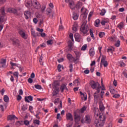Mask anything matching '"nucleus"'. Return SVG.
<instances>
[{
	"mask_svg": "<svg viewBox=\"0 0 127 127\" xmlns=\"http://www.w3.org/2000/svg\"><path fill=\"white\" fill-rule=\"evenodd\" d=\"M59 86H60V84L58 81H54L53 84V88L55 89L52 93L53 97H54V96H57L59 93Z\"/></svg>",
	"mask_w": 127,
	"mask_h": 127,
	"instance_id": "obj_1",
	"label": "nucleus"
},
{
	"mask_svg": "<svg viewBox=\"0 0 127 127\" xmlns=\"http://www.w3.org/2000/svg\"><path fill=\"white\" fill-rule=\"evenodd\" d=\"M80 33H83V34H86V33H88V31H89V27H88L87 23L85 22L83 23L80 27Z\"/></svg>",
	"mask_w": 127,
	"mask_h": 127,
	"instance_id": "obj_2",
	"label": "nucleus"
},
{
	"mask_svg": "<svg viewBox=\"0 0 127 127\" xmlns=\"http://www.w3.org/2000/svg\"><path fill=\"white\" fill-rule=\"evenodd\" d=\"M102 86H100L97 88L96 91L93 95L94 98V102H98L99 101V97H100V92H101V88Z\"/></svg>",
	"mask_w": 127,
	"mask_h": 127,
	"instance_id": "obj_3",
	"label": "nucleus"
},
{
	"mask_svg": "<svg viewBox=\"0 0 127 127\" xmlns=\"http://www.w3.org/2000/svg\"><path fill=\"white\" fill-rule=\"evenodd\" d=\"M11 40L14 46H16L17 47L20 46V41H19V39L16 38H11Z\"/></svg>",
	"mask_w": 127,
	"mask_h": 127,
	"instance_id": "obj_4",
	"label": "nucleus"
},
{
	"mask_svg": "<svg viewBox=\"0 0 127 127\" xmlns=\"http://www.w3.org/2000/svg\"><path fill=\"white\" fill-rule=\"evenodd\" d=\"M90 86L91 87L92 89H96L98 87H101L100 83L98 82H95L94 80H91L90 82Z\"/></svg>",
	"mask_w": 127,
	"mask_h": 127,
	"instance_id": "obj_5",
	"label": "nucleus"
},
{
	"mask_svg": "<svg viewBox=\"0 0 127 127\" xmlns=\"http://www.w3.org/2000/svg\"><path fill=\"white\" fill-rule=\"evenodd\" d=\"M73 116L75 124H78L81 120V116L79 114H78L76 112H74Z\"/></svg>",
	"mask_w": 127,
	"mask_h": 127,
	"instance_id": "obj_6",
	"label": "nucleus"
},
{
	"mask_svg": "<svg viewBox=\"0 0 127 127\" xmlns=\"http://www.w3.org/2000/svg\"><path fill=\"white\" fill-rule=\"evenodd\" d=\"M105 125V122H101L99 120L96 119L94 121V126L96 127H103Z\"/></svg>",
	"mask_w": 127,
	"mask_h": 127,
	"instance_id": "obj_7",
	"label": "nucleus"
},
{
	"mask_svg": "<svg viewBox=\"0 0 127 127\" xmlns=\"http://www.w3.org/2000/svg\"><path fill=\"white\" fill-rule=\"evenodd\" d=\"M1 12V15L0 18L1 19V20H2V22H3L4 20V15H5V12L4 9V6H3L0 9Z\"/></svg>",
	"mask_w": 127,
	"mask_h": 127,
	"instance_id": "obj_8",
	"label": "nucleus"
},
{
	"mask_svg": "<svg viewBox=\"0 0 127 127\" xmlns=\"http://www.w3.org/2000/svg\"><path fill=\"white\" fill-rule=\"evenodd\" d=\"M32 5L35 7L36 9H38L40 7V4L39 3H37V1L36 0H32L31 1Z\"/></svg>",
	"mask_w": 127,
	"mask_h": 127,
	"instance_id": "obj_9",
	"label": "nucleus"
},
{
	"mask_svg": "<svg viewBox=\"0 0 127 127\" xmlns=\"http://www.w3.org/2000/svg\"><path fill=\"white\" fill-rule=\"evenodd\" d=\"M0 64H1V66L0 68H5L6 67V59H2L0 61Z\"/></svg>",
	"mask_w": 127,
	"mask_h": 127,
	"instance_id": "obj_10",
	"label": "nucleus"
},
{
	"mask_svg": "<svg viewBox=\"0 0 127 127\" xmlns=\"http://www.w3.org/2000/svg\"><path fill=\"white\" fill-rule=\"evenodd\" d=\"M66 119L67 121H70L69 122H73V115L70 113H68L66 114Z\"/></svg>",
	"mask_w": 127,
	"mask_h": 127,
	"instance_id": "obj_11",
	"label": "nucleus"
},
{
	"mask_svg": "<svg viewBox=\"0 0 127 127\" xmlns=\"http://www.w3.org/2000/svg\"><path fill=\"white\" fill-rule=\"evenodd\" d=\"M8 12L10 13H13L14 14H17V9L14 8L9 7L7 9Z\"/></svg>",
	"mask_w": 127,
	"mask_h": 127,
	"instance_id": "obj_12",
	"label": "nucleus"
},
{
	"mask_svg": "<svg viewBox=\"0 0 127 127\" xmlns=\"http://www.w3.org/2000/svg\"><path fill=\"white\" fill-rule=\"evenodd\" d=\"M84 120H85V122H84L85 124H90L92 122V119H91V117L89 115L85 116L84 118Z\"/></svg>",
	"mask_w": 127,
	"mask_h": 127,
	"instance_id": "obj_13",
	"label": "nucleus"
},
{
	"mask_svg": "<svg viewBox=\"0 0 127 127\" xmlns=\"http://www.w3.org/2000/svg\"><path fill=\"white\" fill-rule=\"evenodd\" d=\"M24 99L25 102H26V103H30V101L32 102V101H33V96L31 95H30L29 96H25Z\"/></svg>",
	"mask_w": 127,
	"mask_h": 127,
	"instance_id": "obj_14",
	"label": "nucleus"
},
{
	"mask_svg": "<svg viewBox=\"0 0 127 127\" xmlns=\"http://www.w3.org/2000/svg\"><path fill=\"white\" fill-rule=\"evenodd\" d=\"M18 33L22 38H23L24 39H27V37H26L25 33L23 32L22 30H19L18 31Z\"/></svg>",
	"mask_w": 127,
	"mask_h": 127,
	"instance_id": "obj_15",
	"label": "nucleus"
},
{
	"mask_svg": "<svg viewBox=\"0 0 127 127\" xmlns=\"http://www.w3.org/2000/svg\"><path fill=\"white\" fill-rule=\"evenodd\" d=\"M74 38L75 39V41L77 42H80L81 40H82V38L81 37V35L78 33H75L74 34Z\"/></svg>",
	"mask_w": 127,
	"mask_h": 127,
	"instance_id": "obj_16",
	"label": "nucleus"
},
{
	"mask_svg": "<svg viewBox=\"0 0 127 127\" xmlns=\"http://www.w3.org/2000/svg\"><path fill=\"white\" fill-rule=\"evenodd\" d=\"M61 93H63V92H64V90H65V91H66L67 92H68L69 91V90L68 89V88H67V86H66V85L64 83H63L61 85Z\"/></svg>",
	"mask_w": 127,
	"mask_h": 127,
	"instance_id": "obj_17",
	"label": "nucleus"
},
{
	"mask_svg": "<svg viewBox=\"0 0 127 127\" xmlns=\"http://www.w3.org/2000/svg\"><path fill=\"white\" fill-rule=\"evenodd\" d=\"M24 14L26 19H28L31 16V12L29 11H25Z\"/></svg>",
	"mask_w": 127,
	"mask_h": 127,
	"instance_id": "obj_18",
	"label": "nucleus"
},
{
	"mask_svg": "<svg viewBox=\"0 0 127 127\" xmlns=\"http://www.w3.org/2000/svg\"><path fill=\"white\" fill-rule=\"evenodd\" d=\"M99 118L100 119L101 123H105V121H106V116L102 114H100Z\"/></svg>",
	"mask_w": 127,
	"mask_h": 127,
	"instance_id": "obj_19",
	"label": "nucleus"
},
{
	"mask_svg": "<svg viewBox=\"0 0 127 127\" xmlns=\"http://www.w3.org/2000/svg\"><path fill=\"white\" fill-rule=\"evenodd\" d=\"M14 119H16L17 120V118L16 117L15 115H9L7 117V121H12V120H14Z\"/></svg>",
	"mask_w": 127,
	"mask_h": 127,
	"instance_id": "obj_20",
	"label": "nucleus"
},
{
	"mask_svg": "<svg viewBox=\"0 0 127 127\" xmlns=\"http://www.w3.org/2000/svg\"><path fill=\"white\" fill-rule=\"evenodd\" d=\"M89 53L90 56H91V57H94V56L95 55V51H94V48H91L89 50Z\"/></svg>",
	"mask_w": 127,
	"mask_h": 127,
	"instance_id": "obj_21",
	"label": "nucleus"
},
{
	"mask_svg": "<svg viewBox=\"0 0 127 127\" xmlns=\"http://www.w3.org/2000/svg\"><path fill=\"white\" fill-rule=\"evenodd\" d=\"M31 35L34 38H36L37 36H39L38 33H35V31H31Z\"/></svg>",
	"mask_w": 127,
	"mask_h": 127,
	"instance_id": "obj_22",
	"label": "nucleus"
},
{
	"mask_svg": "<svg viewBox=\"0 0 127 127\" xmlns=\"http://www.w3.org/2000/svg\"><path fill=\"white\" fill-rule=\"evenodd\" d=\"M99 110L100 112H104L105 110V106L103 105V103H101L99 105Z\"/></svg>",
	"mask_w": 127,
	"mask_h": 127,
	"instance_id": "obj_23",
	"label": "nucleus"
},
{
	"mask_svg": "<svg viewBox=\"0 0 127 127\" xmlns=\"http://www.w3.org/2000/svg\"><path fill=\"white\" fill-rule=\"evenodd\" d=\"M106 59H107V57L106 56L102 55L101 61V65L103 64V63L107 62Z\"/></svg>",
	"mask_w": 127,
	"mask_h": 127,
	"instance_id": "obj_24",
	"label": "nucleus"
},
{
	"mask_svg": "<svg viewBox=\"0 0 127 127\" xmlns=\"http://www.w3.org/2000/svg\"><path fill=\"white\" fill-rule=\"evenodd\" d=\"M84 9V12L82 13V14L88 15V10L86 8H85L84 7H82L81 9V12H83V10Z\"/></svg>",
	"mask_w": 127,
	"mask_h": 127,
	"instance_id": "obj_25",
	"label": "nucleus"
},
{
	"mask_svg": "<svg viewBox=\"0 0 127 127\" xmlns=\"http://www.w3.org/2000/svg\"><path fill=\"white\" fill-rule=\"evenodd\" d=\"M78 17H79V16H78L77 13L75 12H73V14H72L73 19H74V20H77V19H78Z\"/></svg>",
	"mask_w": 127,
	"mask_h": 127,
	"instance_id": "obj_26",
	"label": "nucleus"
},
{
	"mask_svg": "<svg viewBox=\"0 0 127 127\" xmlns=\"http://www.w3.org/2000/svg\"><path fill=\"white\" fill-rule=\"evenodd\" d=\"M110 93L112 94V95H115L118 93V91H116L115 89L113 88V87L110 88Z\"/></svg>",
	"mask_w": 127,
	"mask_h": 127,
	"instance_id": "obj_27",
	"label": "nucleus"
},
{
	"mask_svg": "<svg viewBox=\"0 0 127 127\" xmlns=\"http://www.w3.org/2000/svg\"><path fill=\"white\" fill-rule=\"evenodd\" d=\"M68 46L69 50H72V47L73 46V43L70 40L68 41Z\"/></svg>",
	"mask_w": 127,
	"mask_h": 127,
	"instance_id": "obj_28",
	"label": "nucleus"
},
{
	"mask_svg": "<svg viewBox=\"0 0 127 127\" xmlns=\"http://www.w3.org/2000/svg\"><path fill=\"white\" fill-rule=\"evenodd\" d=\"M47 15H49V16H50V13H51V12H52V9H51V8H47Z\"/></svg>",
	"mask_w": 127,
	"mask_h": 127,
	"instance_id": "obj_29",
	"label": "nucleus"
},
{
	"mask_svg": "<svg viewBox=\"0 0 127 127\" xmlns=\"http://www.w3.org/2000/svg\"><path fill=\"white\" fill-rule=\"evenodd\" d=\"M82 2H78L75 5L76 8H81V7H82Z\"/></svg>",
	"mask_w": 127,
	"mask_h": 127,
	"instance_id": "obj_30",
	"label": "nucleus"
},
{
	"mask_svg": "<svg viewBox=\"0 0 127 127\" xmlns=\"http://www.w3.org/2000/svg\"><path fill=\"white\" fill-rule=\"evenodd\" d=\"M4 102L7 103L9 101V98L7 95H4L3 97Z\"/></svg>",
	"mask_w": 127,
	"mask_h": 127,
	"instance_id": "obj_31",
	"label": "nucleus"
},
{
	"mask_svg": "<svg viewBox=\"0 0 127 127\" xmlns=\"http://www.w3.org/2000/svg\"><path fill=\"white\" fill-rule=\"evenodd\" d=\"M23 125V121H17L16 123V126L17 127H19L20 126H22Z\"/></svg>",
	"mask_w": 127,
	"mask_h": 127,
	"instance_id": "obj_32",
	"label": "nucleus"
},
{
	"mask_svg": "<svg viewBox=\"0 0 127 127\" xmlns=\"http://www.w3.org/2000/svg\"><path fill=\"white\" fill-rule=\"evenodd\" d=\"M77 27H78L77 24L73 25V27H72V30L73 31H74V32H76V31H77V30H78V28H77Z\"/></svg>",
	"mask_w": 127,
	"mask_h": 127,
	"instance_id": "obj_33",
	"label": "nucleus"
},
{
	"mask_svg": "<svg viewBox=\"0 0 127 127\" xmlns=\"http://www.w3.org/2000/svg\"><path fill=\"white\" fill-rule=\"evenodd\" d=\"M95 26H96V27H98L99 24H100V19H97L96 20L95 22Z\"/></svg>",
	"mask_w": 127,
	"mask_h": 127,
	"instance_id": "obj_34",
	"label": "nucleus"
},
{
	"mask_svg": "<svg viewBox=\"0 0 127 127\" xmlns=\"http://www.w3.org/2000/svg\"><path fill=\"white\" fill-rule=\"evenodd\" d=\"M90 33L91 37H92L93 40H95V36H94V33H93V30H92V29H90Z\"/></svg>",
	"mask_w": 127,
	"mask_h": 127,
	"instance_id": "obj_35",
	"label": "nucleus"
},
{
	"mask_svg": "<svg viewBox=\"0 0 127 127\" xmlns=\"http://www.w3.org/2000/svg\"><path fill=\"white\" fill-rule=\"evenodd\" d=\"M33 124L39 126V125H40V121H39V120H35L33 121Z\"/></svg>",
	"mask_w": 127,
	"mask_h": 127,
	"instance_id": "obj_36",
	"label": "nucleus"
},
{
	"mask_svg": "<svg viewBox=\"0 0 127 127\" xmlns=\"http://www.w3.org/2000/svg\"><path fill=\"white\" fill-rule=\"evenodd\" d=\"M118 28H120V29H122V28H124V23L123 22H120L118 25Z\"/></svg>",
	"mask_w": 127,
	"mask_h": 127,
	"instance_id": "obj_37",
	"label": "nucleus"
},
{
	"mask_svg": "<svg viewBox=\"0 0 127 127\" xmlns=\"http://www.w3.org/2000/svg\"><path fill=\"white\" fill-rule=\"evenodd\" d=\"M105 32H100L99 33V36L100 38H103V37H104V36H105Z\"/></svg>",
	"mask_w": 127,
	"mask_h": 127,
	"instance_id": "obj_38",
	"label": "nucleus"
},
{
	"mask_svg": "<svg viewBox=\"0 0 127 127\" xmlns=\"http://www.w3.org/2000/svg\"><path fill=\"white\" fill-rule=\"evenodd\" d=\"M35 89H37V90H41V89H42L41 85H39V84L35 85Z\"/></svg>",
	"mask_w": 127,
	"mask_h": 127,
	"instance_id": "obj_39",
	"label": "nucleus"
},
{
	"mask_svg": "<svg viewBox=\"0 0 127 127\" xmlns=\"http://www.w3.org/2000/svg\"><path fill=\"white\" fill-rule=\"evenodd\" d=\"M79 58H80L78 57H76L75 59L74 57H72V59H73V62L75 63V64H76L77 61H78V60H79Z\"/></svg>",
	"mask_w": 127,
	"mask_h": 127,
	"instance_id": "obj_40",
	"label": "nucleus"
},
{
	"mask_svg": "<svg viewBox=\"0 0 127 127\" xmlns=\"http://www.w3.org/2000/svg\"><path fill=\"white\" fill-rule=\"evenodd\" d=\"M114 50H113V49L109 48L107 49V52L108 53H111V54H113V51H114Z\"/></svg>",
	"mask_w": 127,
	"mask_h": 127,
	"instance_id": "obj_41",
	"label": "nucleus"
},
{
	"mask_svg": "<svg viewBox=\"0 0 127 127\" xmlns=\"http://www.w3.org/2000/svg\"><path fill=\"white\" fill-rule=\"evenodd\" d=\"M105 13H106V9H103L101 10V12L100 13V15L104 16V15H105Z\"/></svg>",
	"mask_w": 127,
	"mask_h": 127,
	"instance_id": "obj_42",
	"label": "nucleus"
},
{
	"mask_svg": "<svg viewBox=\"0 0 127 127\" xmlns=\"http://www.w3.org/2000/svg\"><path fill=\"white\" fill-rule=\"evenodd\" d=\"M69 71L70 72V73H72V72H73V64H69Z\"/></svg>",
	"mask_w": 127,
	"mask_h": 127,
	"instance_id": "obj_43",
	"label": "nucleus"
},
{
	"mask_svg": "<svg viewBox=\"0 0 127 127\" xmlns=\"http://www.w3.org/2000/svg\"><path fill=\"white\" fill-rule=\"evenodd\" d=\"M73 124H74V122H69L68 124L66 125V127H72V126H73Z\"/></svg>",
	"mask_w": 127,
	"mask_h": 127,
	"instance_id": "obj_44",
	"label": "nucleus"
},
{
	"mask_svg": "<svg viewBox=\"0 0 127 127\" xmlns=\"http://www.w3.org/2000/svg\"><path fill=\"white\" fill-rule=\"evenodd\" d=\"M87 47H88V46H87V44H85L82 47L81 50L85 51V50L87 49Z\"/></svg>",
	"mask_w": 127,
	"mask_h": 127,
	"instance_id": "obj_45",
	"label": "nucleus"
},
{
	"mask_svg": "<svg viewBox=\"0 0 127 127\" xmlns=\"http://www.w3.org/2000/svg\"><path fill=\"white\" fill-rule=\"evenodd\" d=\"M22 111H26V110H27V104L23 105L22 107Z\"/></svg>",
	"mask_w": 127,
	"mask_h": 127,
	"instance_id": "obj_46",
	"label": "nucleus"
},
{
	"mask_svg": "<svg viewBox=\"0 0 127 127\" xmlns=\"http://www.w3.org/2000/svg\"><path fill=\"white\" fill-rule=\"evenodd\" d=\"M66 57L68 60H71V59H72V57H73L72 56V55L70 54H68L66 56Z\"/></svg>",
	"mask_w": 127,
	"mask_h": 127,
	"instance_id": "obj_47",
	"label": "nucleus"
},
{
	"mask_svg": "<svg viewBox=\"0 0 127 127\" xmlns=\"http://www.w3.org/2000/svg\"><path fill=\"white\" fill-rule=\"evenodd\" d=\"M47 43L48 45H52L53 44V41L52 40H50L47 41Z\"/></svg>",
	"mask_w": 127,
	"mask_h": 127,
	"instance_id": "obj_48",
	"label": "nucleus"
},
{
	"mask_svg": "<svg viewBox=\"0 0 127 127\" xmlns=\"http://www.w3.org/2000/svg\"><path fill=\"white\" fill-rule=\"evenodd\" d=\"M120 45H121V42L120 40H118L117 43L115 44L116 47H120Z\"/></svg>",
	"mask_w": 127,
	"mask_h": 127,
	"instance_id": "obj_49",
	"label": "nucleus"
},
{
	"mask_svg": "<svg viewBox=\"0 0 127 127\" xmlns=\"http://www.w3.org/2000/svg\"><path fill=\"white\" fill-rule=\"evenodd\" d=\"M74 53L76 57L80 58V56H81V53L79 52L76 51L74 52Z\"/></svg>",
	"mask_w": 127,
	"mask_h": 127,
	"instance_id": "obj_50",
	"label": "nucleus"
},
{
	"mask_svg": "<svg viewBox=\"0 0 127 127\" xmlns=\"http://www.w3.org/2000/svg\"><path fill=\"white\" fill-rule=\"evenodd\" d=\"M113 98H115V99H118L121 97L119 94H115L113 96Z\"/></svg>",
	"mask_w": 127,
	"mask_h": 127,
	"instance_id": "obj_51",
	"label": "nucleus"
},
{
	"mask_svg": "<svg viewBox=\"0 0 127 127\" xmlns=\"http://www.w3.org/2000/svg\"><path fill=\"white\" fill-rule=\"evenodd\" d=\"M62 67V65L60 64L58 65V72H61L62 70L61 69Z\"/></svg>",
	"mask_w": 127,
	"mask_h": 127,
	"instance_id": "obj_52",
	"label": "nucleus"
},
{
	"mask_svg": "<svg viewBox=\"0 0 127 127\" xmlns=\"http://www.w3.org/2000/svg\"><path fill=\"white\" fill-rule=\"evenodd\" d=\"M69 38L71 39V40L72 41H74L73 33H70V34H69Z\"/></svg>",
	"mask_w": 127,
	"mask_h": 127,
	"instance_id": "obj_53",
	"label": "nucleus"
},
{
	"mask_svg": "<svg viewBox=\"0 0 127 127\" xmlns=\"http://www.w3.org/2000/svg\"><path fill=\"white\" fill-rule=\"evenodd\" d=\"M33 110V107H32V106H30L29 107V111H30V113H31L32 114H33V113H34L33 111H32Z\"/></svg>",
	"mask_w": 127,
	"mask_h": 127,
	"instance_id": "obj_54",
	"label": "nucleus"
},
{
	"mask_svg": "<svg viewBox=\"0 0 127 127\" xmlns=\"http://www.w3.org/2000/svg\"><path fill=\"white\" fill-rule=\"evenodd\" d=\"M108 39H109V40H110V41H112V42H113L115 41V37H109L108 38Z\"/></svg>",
	"mask_w": 127,
	"mask_h": 127,
	"instance_id": "obj_55",
	"label": "nucleus"
},
{
	"mask_svg": "<svg viewBox=\"0 0 127 127\" xmlns=\"http://www.w3.org/2000/svg\"><path fill=\"white\" fill-rule=\"evenodd\" d=\"M113 85L115 86V87H117V86H118V81H117L116 79L114 80Z\"/></svg>",
	"mask_w": 127,
	"mask_h": 127,
	"instance_id": "obj_56",
	"label": "nucleus"
},
{
	"mask_svg": "<svg viewBox=\"0 0 127 127\" xmlns=\"http://www.w3.org/2000/svg\"><path fill=\"white\" fill-rule=\"evenodd\" d=\"M87 109V108H86V106H83L81 109V113H84L85 111Z\"/></svg>",
	"mask_w": 127,
	"mask_h": 127,
	"instance_id": "obj_57",
	"label": "nucleus"
},
{
	"mask_svg": "<svg viewBox=\"0 0 127 127\" xmlns=\"http://www.w3.org/2000/svg\"><path fill=\"white\" fill-rule=\"evenodd\" d=\"M31 5V4H30V3H29V1H27V2L25 3V6H26V7H30Z\"/></svg>",
	"mask_w": 127,
	"mask_h": 127,
	"instance_id": "obj_58",
	"label": "nucleus"
},
{
	"mask_svg": "<svg viewBox=\"0 0 127 127\" xmlns=\"http://www.w3.org/2000/svg\"><path fill=\"white\" fill-rule=\"evenodd\" d=\"M23 124L25 125V126H28L29 125V121L25 120L24 121Z\"/></svg>",
	"mask_w": 127,
	"mask_h": 127,
	"instance_id": "obj_59",
	"label": "nucleus"
},
{
	"mask_svg": "<svg viewBox=\"0 0 127 127\" xmlns=\"http://www.w3.org/2000/svg\"><path fill=\"white\" fill-rule=\"evenodd\" d=\"M102 64H103L104 67H107L108 65V61L104 62L102 63Z\"/></svg>",
	"mask_w": 127,
	"mask_h": 127,
	"instance_id": "obj_60",
	"label": "nucleus"
},
{
	"mask_svg": "<svg viewBox=\"0 0 127 127\" xmlns=\"http://www.w3.org/2000/svg\"><path fill=\"white\" fill-rule=\"evenodd\" d=\"M21 99H22L21 96H20V95H18L17 96V101H20Z\"/></svg>",
	"mask_w": 127,
	"mask_h": 127,
	"instance_id": "obj_61",
	"label": "nucleus"
},
{
	"mask_svg": "<svg viewBox=\"0 0 127 127\" xmlns=\"http://www.w3.org/2000/svg\"><path fill=\"white\" fill-rule=\"evenodd\" d=\"M60 103V105L58 106V108L60 110V109H62V100H61Z\"/></svg>",
	"mask_w": 127,
	"mask_h": 127,
	"instance_id": "obj_62",
	"label": "nucleus"
},
{
	"mask_svg": "<svg viewBox=\"0 0 127 127\" xmlns=\"http://www.w3.org/2000/svg\"><path fill=\"white\" fill-rule=\"evenodd\" d=\"M13 76H15L16 77H17V78H18V72L17 71H15L13 73Z\"/></svg>",
	"mask_w": 127,
	"mask_h": 127,
	"instance_id": "obj_63",
	"label": "nucleus"
},
{
	"mask_svg": "<svg viewBox=\"0 0 127 127\" xmlns=\"http://www.w3.org/2000/svg\"><path fill=\"white\" fill-rule=\"evenodd\" d=\"M10 64L11 65V67H13V66H16L17 67H18L17 65L16 64L13 63L12 62H10Z\"/></svg>",
	"mask_w": 127,
	"mask_h": 127,
	"instance_id": "obj_64",
	"label": "nucleus"
}]
</instances>
